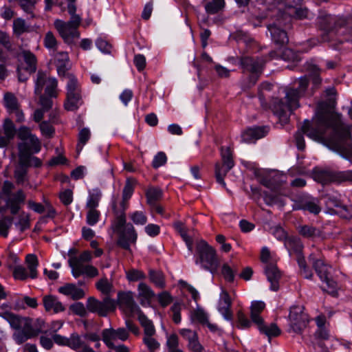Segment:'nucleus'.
Segmentation results:
<instances>
[{"instance_id": "1", "label": "nucleus", "mask_w": 352, "mask_h": 352, "mask_svg": "<svg viewBox=\"0 0 352 352\" xmlns=\"http://www.w3.org/2000/svg\"><path fill=\"white\" fill-rule=\"evenodd\" d=\"M331 129L338 135L339 142L335 148H328L339 153L342 157H352L351 135L349 133L350 126L342 122L341 115L333 109L322 112L318 111L310 122L306 120L302 130L311 140L324 143L327 129Z\"/></svg>"}, {"instance_id": "2", "label": "nucleus", "mask_w": 352, "mask_h": 352, "mask_svg": "<svg viewBox=\"0 0 352 352\" xmlns=\"http://www.w3.org/2000/svg\"><path fill=\"white\" fill-rule=\"evenodd\" d=\"M297 89H290L285 94L286 104L281 101L274 104L273 111L280 120H287L291 112L300 107L299 98L304 96L309 80L306 76L300 77Z\"/></svg>"}, {"instance_id": "3", "label": "nucleus", "mask_w": 352, "mask_h": 352, "mask_svg": "<svg viewBox=\"0 0 352 352\" xmlns=\"http://www.w3.org/2000/svg\"><path fill=\"white\" fill-rule=\"evenodd\" d=\"M91 252L87 250L82 252L78 256H72L68 260V263L72 268V275L75 278H78L83 274L90 278L97 276L98 275V270L96 267L91 265L84 264V263L91 261Z\"/></svg>"}, {"instance_id": "4", "label": "nucleus", "mask_w": 352, "mask_h": 352, "mask_svg": "<svg viewBox=\"0 0 352 352\" xmlns=\"http://www.w3.org/2000/svg\"><path fill=\"white\" fill-rule=\"evenodd\" d=\"M0 316L15 330H41L46 328L45 322L41 318L32 319L10 311H5Z\"/></svg>"}, {"instance_id": "5", "label": "nucleus", "mask_w": 352, "mask_h": 352, "mask_svg": "<svg viewBox=\"0 0 352 352\" xmlns=\"http://www.w3.org/2000/svg\"><path fill=\"white\" fill-rule=\"evenodd\" d=\"M71 19L69 21L65 22L60 19H56L54 21V27L58 31L59 35L67 43H72L75 38L80 36L78 28L81 22V18L76 12L69 14Z\"/></svg>"}, {"instance_id": "6", "label": "nucleus", "mask_w": 352, "mask_h": 352, "mask_svg": "<svg viewBox=\"0 0 352 352\" xmlns=\"http://www.w3.org/2000/svg\"><path fill=\"white\" fill-rule=\"evenodd\" d=\"M83 99L80 87L76 78L68 76L66 87V98L64 102V108L69 111H75L83 104Z\"/></svg>"}, {"instance_id": "7", "label": "nucleus", "mask_w": 352, "mask_h": 352, "mask_svg": "<svg viewBox=\"0 0 352 352\" xmlns=\"http://www.w3.org/2000/svg\"><path fill=\"white\" fill-rule=\"evenodd\" d=\"M313 267L323 283L322 289L332 296H336L338 294L337 283L329 276L330 266L325 264L322 260L316 259L313 263Z\"/></svg>"}, {"instance_id": "8", "label": "nucleus", "mask_w": 352, "mask_h": 352, "mask_svg": "<svg viewBox=\"0 0 352 352\" xmlns=\"http://www.w3.org/2000/svg\"><path fill=\"white\" fill-rule=\"evenodd\" d=\"M311 319L302 305H293L289 310L287 322L292 330H302L308 327Z\"/></svg>"}, {"instance_id": "9", "label": "nucleus", "mask_w": 352, "mask_h": 352, "mask_svg": "<svg viewBox=\"0 0 352 352\" xmlns=\"http://www.w3.org/2000/svg\"><path fill=\"white\" fill-rule=\"evenodd\" d=\"M199 264L206 271L214 274L218 267L214 250L205 241L199 240Z\"/></svg>"}, {"instance_id": "10", "label": "nucleus", "mask_w": 352, "mask_h": 352, "mask_svg": "<svg viewBox=\"0 0 352 352\" xmlns=\"http://www.w3.org/2000/svg\"><path fill=\"white\" fill-rule=\"evenodd\" d=\"M57 86L58 82L55 78L50 77L41 71L38 72L34 88L36 95H41L44 89L47 96L56 98L58 96Z\"/></svg>"}, {"instance_id": "11", "label": "nucleus", "mask_w": 352, "mask_h": 352, "mask_svg": "<svg viewBox=\"0 0 352 352\" xmlns=\"http://www.w3.org/2000/svg\"><path fill=\"white\" fill-rule=\"evenodd\" d=\"M261 260L265 263V272L267 280L271 283L270 289L277 291L278 289V280L280 277V273L276 265L269 263L271 260V254L270 250L267 247H263L261 252Z\"/></svg>"}, {"instance_id": "12", "label": "nucleus", "mask_w": 352, "mask_h": 352, "mask_svg": "<svg viewBox=\"0 0 352 352\" xmlns=\"http://www.w3.org/2000/svg\"><path fill=\"white\" fill-rule=\"evenodd\" d=\"M86 306L89 311L96 313L100 316H107L116 310V302L109 296H105L102 300H99L94 297H89Z\"/></svg>"}, {"instance_id": "13", "label": "nucleus", "mask_w": 352, "mask_h": 352, "mask_svg": "<svg viewBox=\"0 0 352 352\" xmlns=\"http://www.w3.org/2000/svg\"><path fill=\"white\" fill-rule=\"evenodd\" d=\"M129 206V202L118 196L114 197L111 203V209L113 214V219L111 228L118 229L126 223L125 211Z\"/></svg>"}, {"instance_id": "14", "label": "nucleus", "mask_w": 352, "mask_h": 352, "mask_svg": "<svg viewBox=\"0 0 352 352\" xmlns=\"http://www.w3.org/2000/svg\"><path fill=\"white\" fill-rule=\"evenodd\" d=\"M111 229L118 235V245L124 250H129L131 244L135 243L137 241V232L133 226L130 223H126V222L118 229Z\"/></svg>"}, {"instance_id": "15", "label": "nucleus", "mask_w": 352, "mask_h": 352, "mask_svg": "<svg viewBox=\"0 0 352 352\" xmlns=\"http://www.w3.org/2000/svg\"><path fill=\"white\" fill-rule=\"evenodd\" d=\"M265 307V303L262 300H253L250 305V317L252 321L259 330H279L277 324L272 322L266 324L260 314Z\"/></svg>"}, {"instance_id": "16", "label": "nucleus", "mask_w": 352, "mask_h": 352, "mask_svg": "<svg viewBox=\"0 0 352 352\" xmlns=\"http://www.w3.org/2000/svg\"><path fill=\"white\" fill-rule=\"evenodd\" d=\"M119 308L127 316H132L140 312L138 305L135 302L133 293L131 292H119L118 294V302Z\"/></svg>"}, {"instance_id": "17", "label": "nucleus", "mask_w": 352, "mask_h": 352, "mask_svg": "<svg viewBox=\"0 0 352 352\" xmlns=\"http://www.w3.org/2000/svg\"><path fill=\"white\" fill-rule=\"evenodd\" d=\"M3 104L9 114H14L16 122L21 123L24 121V113L14 94L6 92L3 98Z\"/></svg>"}, {"instance_id": "18", "label": "nucleus", "mask_w": 352, "mask_h": 352, "mask_svg": "<svg viewBox=\"0 0 352 352\" xmlns=\"http://www.w3.org/2000/svg\"><path fill=\"white\" fill-rule=\"evenodd\" d=\"M241 66L245 73L249 74L250 83L254 85L258 76L262 72L263 63L260 59H254L250 57H245L241 60Z\"/></svg>"}, {"instance_id": "19", "label": "nucleus", "mask_w": 352, "mask_h": 352, "mask_svg": "<svg viewBox=\"0 0 352 352\" xmlns=\"http://www.w3.org/2000/svg\"><path fill=\"white\" fill-rule=\"evenodd\" d=\"M19 148V160L20 164L28 167H40L42 165L41 160L37 157L32 156L30 154V148L27 142H21L18 145Z\"/></svg>"}, {"instance_id": "20", "label": "nucleus", "mask_w": 352, "mask_h": 352, "mask_svg": "<svg viewBox=\"0 0 352 352\" xmlns=\"http://www.w3.org/2000/svg\"><path fill=\"white\" fill-rule=\"evenodd\" d=\"M231 304L232 302L228 293L221 287L217 303V310L225 320L230 322L232 320V313L230 310Z\"/></svg>"}, {"instance_id": "21", "label": "nucleus", "mask_w": 352, "mask_h": 352, "mask_svg": "<svg viewBox=\"0 0 352 352\" xmlns=\"http://www.w3.org/2000/svg\"><path fill=\"white\" fill-rule=\"evenodd\" d=\"M15 126L10 118H6L0 129V148H4L9 145L16 135Z\"/></svg>"}, {"instance_id": "22", "label": "nucleus", "mask_w": 352, "mask_h": 352, "mask_svg": "<svg viewBox=\"0 0 352 352\" xmlns=\"http://www.w3.org/2000/svg\"><path fill=\"white\" fill-rule=\"evenodd\" d=\"M267 133L266 126L250 127L241 133V142L245 144L255 143L256 140L263 138Z\"/></svg>"}, {"instance_id": "23", "label": "nucleus", "mask_w": 352, "mask_h": 352, "mask_svg": "<svg viewBox=\"0 0 352 352\" xmlns=\"http://www.w3.org/2000/svg\"><path fill=\"white\" fill-rule=\"evenodd\" d=\"M102 337L104 343L109 348L116 349L117 351L118 348L122 345L116 346L115 344L116 341L118 340H126L129 338V333L128 331H103Z\"/></svg>"}, {"instance_id": "24", "label": "nucleus", "mask_w": 352, "mask_h": 352, "mask_svg": "<svg viewBox=\"0 0 352 352\" xmlns=\"http://www.w3.org/2000/svg\"><path fill=\"white\" fill-rule=\"evenodd\" d=\"M17 57H21L25 64L24 71L29 75L34 74L37 69V58L35 54L27 50H22L17 54Z\"/></svg>"}, {"instance_id": "25", "label": "nucleus", "mask_w": 352, "mask_h": 352, "mask_svg": "<svg viewBox=\"0 0 352 352\" xmlns=\"http://www.w3.org/2000/svg\"><path fill=\"white\" fill-rule=\"evenodd\" d=\"M25 195L23 190H19L16 193L10 195V197L6 201V205L10 210L12 214L18 213L21 208V205L25 202Z\"/></svg>"}, {"instance_id": "26", "label": "nucleus", "mask_w": 352, "mask_h": 352, "mask_svg": "<svg viewBox=\"0 0 352 352\" xmlns=\"http://www.w3.org/2000/svg\"><path fill=\"white\" fill-rule=\"evenodd\" d=\"M138 298L143 307H148L151 300L155 296L154 292L151 288L144 283H140L138 287Z\"/></svg>"}, {"instance_id": "27", "label": "nucleus", "mask_w": 352, "mask_h": 352, "mask_svg": "<svg viewBox=\"0 0 352 352\" xmlns=\"http://www.w3.org/2000/svg\"><path fill=\"white\" fill-rule=\"evenodd\" d=\"M43 304L47 311L57 314L65 310V306L59 301L58 298L52 295L45 296L43 298Z\"/></svg>"}, {"instance_id": "28", "label": "nucleus", "mask_w": 352, "mask_h": 352, "mask_svg": "<svg viewBox=\"0 0 352 352\" xmlns=\"http://www.w3.org/2000/svg\"><path fill=\"white\" fill-rule=\"evenodd\" d=\"M58 291L65 296H69L74 300L81 299L85 295L82 289L78 287L76 285L72 283H67L60 287Z\"/></svg>"}, {"instance_id": "29", "label": "nucleus", "mask_w": 352, "mask_h": 352, "mask_svg": "<svg viewBox=\"0 0 352 352\" xmlns=\"http://www.w3.org/2000/svg\"><path fill=\"white\" fill-rule=\"evenodd\" d=\"M267 29L274 43L278 45H283L288 42L287 33L281 30L276 24L268 25Z\"/></svg>"}, {"instance_id": "30", "label": "nucleus", "mask_w": 352, "mask_h": 352, "mask_svg": "<svg viewBox=\"0 0 352 352\" xmlns=\"http://www.w3.org/2000/svg\"><path fill=\"white\" fill-rule=\"evenodd\" d=\"M326 202L327 205L329 207H335L338 209L337 210H333V212H331L330 214H338L342 217L345 219L352 218V214L349 213V210L346 208L345 206H342L340 200L336 197H333L329 195H327Z\"/></svg>"}, {"instance_id": "31", "label": "nucleus", "mask_w": 352, "mask_h": 352, "mask_svg": "<svg viewBox=\"0 0 352 352\" xmlns=\"http://www.w3.org/2000/svg\"><path fill=\"white\" fill-rule=\"evenodd\" d=\"M53 340L58 344L67 345L73 349L79 348L82 344L80 337L76 333H73L70 338L56 334L53 336Z\"/></svg>"}, {"instance_id": "32", "label": "nucleus", "mask_w": 352, "mask_h": 352, "mask_svg": "<svg viewBox=\"0 0 352 352\" xmlns=\"http://www.w3.org/2000/svg\"><path fill=\"white\" fill-rule=\"evenodd\" d=\"M284 245L287 250L289 255L301 253L303 245L300 239L297 236L288 237L284 242Z\"/></svg>"}, {"instance_id": "33", "label": "nucleus", "mask_w": 352, "mask_h": 352, "mask_svg": "<svg viewBox=\"0 0 352 352\" xmlns=\"http://www.w3.org/2000/svg\"><path fill=\"white\" fill-rule=\"evenodd\" d=\"M294 209L308 210L309 212L314 214H318L321 210L320 206H319V201L316 198H310L300 206L294 207Z\"/></svg>"}, {"instance_id": "34", "label": "nucleus", "mask_w": 352, "mask_h": 352, "mask_svg": "<svg viewBox=\"0 0 352 352\" xmlns=\"http://www.w3.org/2000/svg\"><path fill=\"white\" fill-rule=\"evenodd\" d=\"M336 21V17L331 15L327 16L325 19H320V23L324 30V33L322 34L321 37V41L322 42H327L329 41V38L326 35V33H329L333 30V25H335Z\"/></svg>"}, {"instance_id": "35", "label": "nucleus", "mask_w": 352, "mask_h": 352, "mask_svg": "<svg viewBox=\"0 0 352 352\" xmlns=\"http://www.w3.org/2000/svg\"><path fill=\"white\" fill-rule=\"evenodd\" d=\"M175 230L180 234L190 251L192 250V239L185 226L181 221H177L174 223Z\"/></svg>"}, {"instance_id": "36", "label": "nucleus", "mask_w": 352, "mask_h": 352, "mask_svg": "<svg viewBox=\"0 0 352 352\" xmlns=\"http://www.w3.org/2000/svg\"><path fill=\"white\" fill-rule=\"evenodd\" d=\"M221 155L223 160V164L219 168L230 170L234 166V161L232 159V153L229 146L221 147Z\"/></svg>"}, {"instance_id": "37", "label": "nucleus", "mask_w": 352, "mask_h": 352, "mask_svg": "<svg viewBox=\"0 0 352 352\" xmlns=\"http://www.w3.org/2000/svg\"><path fill=\"white\" fill-rule=\"evenodd\" d=\"M54 63L59 74L65 73L66 66L69 62L68 54L65 52H56L54 55Z\"/></svg>"}, {"instance_id": "38", "label": "nucleus", "mask_w": 352, "mask_h": 352, "mask_svg": "<svg viewBox=\"0 0 352 352\" xmlns=\"http://www.w3.org/2000/svg\"><path fill=\"white\" fill-rule=\"evenodd\" d=\"M25 263L29 270L30 277L32 279L37 277V267L38 266V260L35 254H30L25 257Z\"/></svg>"}, {"instance_id": "39", "label": "nucleus", "mask_w": 352, "mask_h": 352, "mask_svg": "<svg viewBox=\"0 0 352 352\" xmlns=\"http://www.w3.org/2000/svg\"><path fill=\"white\" fill-rule=\"evenodd\" d=\"M147 204L154 206L162 197V190L160 188L150 187L146 192Z\"/></svg>"}, {"instance_id": "40", "label": "nucleus", "mask_w": 352, "mask_h": 352, "mask_svg": "<svg viewBox=\"0 0 352 352\" xmlns=\"http://www.w3.org/2000/svg\"><path fill=\"white\" fill-rule=\"evenodd\" d=\"M285 14H288L298 19H303L309 17V11L306 8H295L290 6H285Z\"/></svg>"}, {"instance_id": "41", "label": "nucleus", "mask_w": 352, "mask_h": 352, "mask_svg": "<svg viewBox=\"0 0 352 352\" xmlns=\"http://www.w3.org/2000/svg\"><path fill=\"white\" fill-rule=\"evenodd\" d=\"M96 287L100 293L106 296H109L114 292L113 284L107 278H100L97 281Z\"/></svg>"}, {"instance_id": "42", "label": "nucleus", "mask_w": 352, "mask_h": 352, "mask_svg": "<svg viewBox=\"0 0 352 352\" xmlns=\"http://www.w3.org/2000/svg\"><path fill=\"white\" fill-rule=\"evenodd\" d=\"M225 6V0H211L205 5V10L208 14H214L222 11Z\"/></svg>"}, {"instance_id": "43", "label": "nucleus", "mask_w": 352, "mask_h": 352, "mask_svg": "<svg viewBox=\"0 0 352 352\" xmlns=\"http://www.w3.org/2000/svg\"><path fill=\"white\" fill-rule=\"evenodd\" d=\"M298 233L303 237L314 239L320 235V232L314 226L304 225L297 228Z\"/></svg>"}, {"instance_id": "44", "label": "nucleus", "mask_w": 352, "mask_h": 352, "mask_svg": "<svg viewBox=\"0 0 352 352\" xmlns=\"http://www.w3.org/2000/svg\"><path fill=\"white\" fill-rule=\"evenodd\" d=\"M44 46L50 51L54 53L58 48V43L52 32H47L43 38Z\"/></svg>"}, {"instance_id": "45", "label": "nucleus", "mask_w": 352, "mask_h": 352, "mask_svg": "<svg viewBox=\"0 0 352 352\" xmlns=\"http://www.w3.org/2000/svg\"><path fill=\"white\" fill-rule=\"evenodd\" d=\"M155 331H144L143 342L151 352H153L160 346L159 342L153 337Z\"/></svg>"}, {"instance_id": "46", "label": "nucleus", "mask_w": 352, "mask_h": 352, "mask_svg": "<svg viewBox=\"0 0 352 352\" xmlns=\"http://www.w3.org/2000/svg\"><path fill=\"white\" fill-rule=\"evenodd\" d=\"M101 196L102 193L100 190H93V191L90 192L89 195V197L86 203V208L97 209V207L99 205V201L100 200Z\"/></svg>"}, {"instance_id": "47", "label": "nucleus", "mask_w": 352, "mask_h": 352, "mask_svg": "<svg viewBox=\"0 0 352 352\" xmlns=\"http://www.w3.org/2000/svg\"><path fill=\"white\" fill-rule=\"evenodd\" d=\"M19 164H20L19 162ZM28 166L19 164L14 170V178L18 184H23L27 180Z\"/></svg>"}, {"instance_id": "48", "label": "nucleus", "mask_w": 352, "mask_h": 352, "mask_svg": "<svg viewBox=\"0 0 352 352\" xmlns=\"http://www.w3.org/2000/svg\"><path fill=\"white\" fill-rule=\"evenodd\" d=\"M199 328H208L210 330H215L217 327L213 324L208 318V315L201 309L199 308Z\"/></svg>"}, {"instance_id": "49", "label": "nucleus", "mask_w": 352, "mask_h": 352, "mask_svg": "<svg viewBox=\"0 0 352 352\" xmlns=\"http://www.w3.org/2000/svg\"><path fill=\"white\" fill-rule=\"evenodd\" d=\"M135 183L136 182L133 179L128 178L126 179L121 198L129 201V199L133 193Z\"/></svg>"}, {"instance_id": "50", "label": "nucleus", "mask_w": 352, "mask_h": 352, "mask_svg": "<svg viewBox=\"0 0 352 352\" xmlns=\"http://www.w3.org/2000/svg\"><path fill=\"white\" fill-rule=\"evenodd\" d=\"M13 31L17 36L29 31V27L26 25L25 20L17 18L13 21Z\"/></svg>"}, {"instance_id": "51", "label": "nucleus", "mask_w": 352, "mask_h": 352, "mask_svg": "<svg viewBox=\"0 0 352 352\" xmlns=\"http://www.w3.org/2000/svg\"><path fill=\"white\" fill-rule=\"evenodd\" d=\"M86 222L89 226L96 225L100 217V212L96 208H87Z\"/></svg>"}, {"instance_id": "52", "label": "nucleus", "mask_w": 352, "mask_h": 352, "mask_svg": "<svg viewBox=\"0 0 352 352\" xmlns=\"http://www.w3.org/2000/svg\"><path fill=\"white\" fill-rule=\"evenodd\" d=\"M149 277L151 280L156 286L163 288L165 286L164 276L162 272L160 271L150 270Z\"/></svg>"}, {"instance_id": "53", "label": "nucleus", "mask_w": 352, "mask_h": 352, "mask_svg": "<svg viewBox=\"0 0 352 352\" xmlns=\"http://www.w3.org/2000/svg\"><path fill=\"white\" fill-rule=\"evenodd\" d=\"M184 337L189 340L188 346L195 352L198 351V341L197 340L196 331H182Z\"/></svg>"}, {"instance_id": "54", "label": "nucleus", "mask_w": 352, "mask_h": 352, "mask_svg": "<svg viewBox=\"0 0 352 352\" xmlns=\"http://www.w3.org/2000/svg\"><path fill=\"white\" fill-rule=\"evenodd\" d=\"M91 136V133L89 129L83 128L78 133V143L77 144V149L82 150L83 146L87 142Z\"/></svg>"}, {"instance_id": "55", "label": "nucleus", "mask_w": 352, "mask_h": 352, "mask_svg": "<svg viewBox=\"0 0 352 352\" xmlns=\"http://www.w3.org/2000/svg\"><path fill=\"white\" fill-rule=\"evenodd\" d=\"M36 335V331H16L14 333V338L18 344H22L28 339Z\"/></svg>"}, {"instance_id": "56", "label": "nucleus", "mask_w": 352, "mask_h": 352, "mask_svg": "<svg viewBox=\"0 0 352 352\" xmlns=\"http://www.w3.org/2000/svg\"><path fill=\"white\" fill-rule=\"evenodd\" d=\"M352 179V171L346 170L336 173L332 176V180L334 182L340 183L345 181H350Z\"/></svg>"}, {"instance_id": "57", "label": "nucleus", "mask_w": 352, "mask_h": 352, "mask_svg": "<svg viewBox=\"0 0 352 352\" xmlns=\"http://www.w3.org/2000/svg\"><path fill=\"white\" fill-rule=\"evenodd\" d=\"M12 224V219L10 217H4L0 220V235L6 237L8 230Z\"/></svg>"}, {"instance_id": "58", "label": "nucleus", "mask_w": 352, "mask_h": 352, "mask_svg": "<svg viewBox=\"0 0 352 352\" xmlns=\"http://www.w3.org/2000/svg\"><path fill=\"white\" fill-rule=\"evenodd\" d=\"M26 142L30 148V154L37 153L41 151V144L36 135L30 136V138Z\"/></svg>"}, {"instance_id": "59", "label": "nucleus", "mask_w": 352, "mask_h": 352, "mask_svg": "<svg viewBox=\"0 0 352 352\" xmlns=\"http://www.w3.org/2000/svg\"><path fill=\"white\" fill-rule=\"evenodd\" d=\"M271 232L279 241H285L288 238L287 232L280 226L272 227Z\"/></svg>"}, {"instance_id": "60", "label": "nucleus", "mask_w": 352, "mask_h": 352, "mask_svg": "<svg viewBox=\"0 0 352 352\" xmlns=\"http://www.w3.org/2000/svg\"><path fill=\"white\" fill-rule=\"evenodd\" d=\"M13 276L16 279L23 280L30 277V274H28L26 269L23 266L16 265L14 268Z\"/></svg>"}, {"instance_id": "61", "label": "nucleus", "mask_w": 352, "mask_h": 352, "mask_svg": "<svg viewBox=\"0 0 352 352\" xmlns=\"http://www.w3.org/2000/svg\"><path fill=\"white\" fill-rule=\"evenodd\" d=\"M40 129L42 134L47 138L52 137L55 131L52 125L47 121H43L40 124Z\"/></svg>"}, {"instance_id": "62", "label": "nucleus", "mask_w": 352, "mask_h": 352, "mask_svg": "<svg viewBox=\"0 0 352 352\" xmlns=\"http://www.w3.org/2000/svg\"><path fill=\"white\" fill-rule=\"evenodd\" d=\"M145 277L144 272L138 270L133 269L126 272V278L129 281H138Z\"/></svg>"}, {"instance_id": "63", "label": "nucleus", "mask_w": 352, "mask_h": 352, "mask_svg": "<svg viewBox=\"0 0 352 352\" xmlns=\"http://www.w3.org/2000/svg\"><path fill=\"white\" fill-rule=\"evenodd\" d=\"M130 218L135 224L144 225L147 218L143 212L135 211L130 214Z\"/></svg>"}, {"instance_id": "64", "label": "nucleus", "mask_w": 352, "mask_h": 352, "mask_svg": "<svg viewBox=\"0 0 352 352\" xmlns=\"http://www.w3.org/2000/svg\"><path fill=\"white\" fill-rule=\"evenodd\" d=\"M167 161V157L164 152H159L154 157L152 162V166L154 168H158L159 167L164 165Z\"/></svg>"}]
</instances>
